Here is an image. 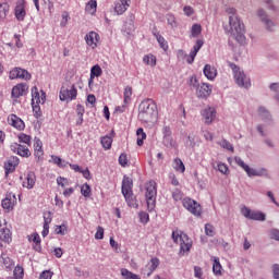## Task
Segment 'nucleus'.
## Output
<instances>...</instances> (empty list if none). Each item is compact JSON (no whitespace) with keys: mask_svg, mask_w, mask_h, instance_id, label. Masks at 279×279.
Here are the masks:
<instances>
[{"mask_svg":"<svg viewBox=\"0 0 279 279\" xmlns=\"http://www.w3.org/2000/svg\"><path fill=\"white\" fill-rule=\"evenodd\" d=\"M172 197H173V201H174V202H180V199H182V197H183L182 191H180V190H174V191L172 192Z\"/></svg>","mask_w":279,"mask_h":279,"instance_id":"55","label":"nucleus"},{"mask_svg":"<svg viewBox=\"0 0 279 279\" xmlns=\"http://www.w3.org/2000/svg\"><path fill=\"white\" fill-rule=\"evenodd\" d=\"M128 106L130 105L124 102L122 106L116 107L114 112H125V110H128Z\"/></svg>","mask_w":279,"mask_h":279,"instance_id":"63","label":"nucleus"},{"mask_svg":"<svg viewBox=\"0 0 279 279\" xmlns=\"http://www.w3.org/2000/svg\"><path fill=\"white\" fill-rule=\"evenodd\" d=\"M182 205L186 210H189V213H191L195 217L202 216V205H199V203H197L196 201H193L190 197H185L182 201Z\"/></svg>","mask_w":279,"mask_h":279,"instance_id":"8","label":"nucleus"},{"mask_svg":"<svg viewBox=\"0 0 279 279\" xmlns=\"http://www.w3.org/2000/svg\"><path fill=\"white\" fill-rule=\"evenodd\" d=\"M172 240L174 241V243H179V245L181 247V252L183 254H186V252L191 251L193 241H191V239H189V235H186V233H182V231H173Z\"/></svg>","mask_w":279,"mask_h":279,"instance_id":"5","label":"nucleus"},{"mask_svg":"<svg viewBox=\"0 0 279 279\" xmlns=\"http://www.w3.org/2000/svg\"><path fill=\"white\" fill-rule=\"evenodd\" d=\"M205 233L207 236H215V227L210 223L205 225Z\"/></svg>","mask_w":279,"mask_h":279,"instance_id":"51","label":"nucleus"},{"mask_svg":"<svg viewBox=\"0 0 279 279\" xmlns=\"http://www.w3.org/2000/svg\"><path fill=\"white\" fill-rule=\"evenodd\" d=\"M143 62L147 66H156V56H154L153 53H148L144 56Z\"/></svg>","mask_w":279,"mask_h":279,"instance_id":"37","label":"nucleus"},{"mask_svg":"<svg viewBox=\"0 0 279 279\" xmlns=\"http://www.w3.org/2000/svg\"><path fill=\"white\" fill-rule=\"evenodd\" d=\"M1 262L4 267V269H12L14 267V260L10 257H5V255H1Z\"/></svg>","mask_w":279,"mask_h":279,"instance_id":"40","label":"nucleus"},{"mask_svg":"<svg viewBox=\"0 0 279 279\" xmlns=\"http://www.w3.org/2000/svg\"><path fill=\"white\" fill-rule=\"evenodd\" d=\"M14 14L16 21L23 22L27 16V11L25 10V0H17L14 9Z\"/></svg>","mask_w":279,"mask_h":279,"instance_id":"15","label":"nucleus"},{"mask_svg":"<svg viewBox=\"0 0 279 279\" xmlns=\"http://www.w3.org/2000/svg\"><path fill=\"white\" fill-rule=\"evenodd\" d=\"M11 80H32V74L25 69L14 68L9 72Z\"/></svg>","mask_w":279,"mask_h":279,"instance_id":"12","label":"nucleus"},{"mask_svg":"<svg viewBox=\"0 0 279 279\" xmlns=\"http://www.w3.org/2000/svg\"><path fill=\"white\" fill-rule=\"evenodd\" d=\"M257 16H259V19H262L263 23H265V25L267 26L268 32H274L275 27V23L271 20H267V15L265 14V11L259 10L257 11Z\"/></svg>","mask_w":279,"mask_h":279,"instance_id":"26","label":"nucleus"},{"mask_svg":"<svg viewBox=\"0 0 279 279\" xmlns=\"http://www.w3.org/2000/svg\"><path fill=\"white\" fill-rule=\"evenodd\" d=\"M51 160L54 165H57L58 167L60 168H64V167H69V162L63 160L62 158L56 156V155H52L51 156Z\"/></svg>","mask_w":279,"mask_h":279,"instance_id":"41","label":"nucleus"},{"mask_svg":"<svg viewBox=\"0 0 279 279\" xmlns=\"http://www.w3.org/2000/svg\"><path fill=\"white\" fill-rule=\"evenodd\" d=\"M154 36L156 37L157 43H159L161 49H163V51H167L169 49V44L165 40V37H162V35L158 33H154Z\"/></svg>","mask_w":279,"mask_h":279,"instance_id":"38","label":"nucleus"},{"mask_svg":"<svg viewBox=\"0 0 279 279\" xmlns=\"http://www.w3.org/2000/svg\"><path fill=\"white\" fill-rule=\"evenodd\" d=\"M14 206H16V195L8 193L5 198L2 199V208L5 213H11V210H14Z\"/></svg>","mask_w":279,"mask_h":279,"instance_id":"13","label":"nucleus"},{"mask_svg":"<svg viewBox=\"0 0 279 279\" xmlns=\"http://www.w3.org/2000/svg\"><path fill=\"white\" fill-rule=\"evenodd\" d=\"M33 147L35 157L38 158V160H40V158L45 156V150H43V141H40V138H35Z\"/></svg>","mask_w":279,"mask_h":279,"instance_id":"25","label":"nucleus"},{"mask_svg":"<svg viewBox=\"0 0 279 279\" xmlns=\"http://www.w3.org/2000/svg\"><path fill=\"white\" fill-rule=\"evenodd\" d=\"M51 278H53V272L51 270H44L39 276V279H51Z\"/></svg>","mask_w":279,"mask_h":279,"instance_id":"53","label":"nucleus"},{"mask_svg":"<svg viewBox=\"0 0 279 279\" xmlns=\"http://www.w3.org/2000/svg\"><path fill=\"white\" fill-rule=\"evenodd\" d=\"M0 241L12 243V225L4 218H0Z\"/></svg>","mask_w":279,"mask_h":279,"instance_id":"6","label":"nucleus"},{"mask_svg":"<svg viewBox=\"0 0 279 279\" xmlns=\"http://www.w3.org/2000/svg\"><path fill=\"white\" fill-rule=\"evenodd\" d=\"M123 97H124V104L130 105V101H132V87L131 86H126L124 88Z\"/></svg>","mask_w":279,"mask_h":279,"instance_id":"44","label":"nucleus"},{"mask_svg":"<svg viewBox=\"0 0 279 279\" xmlns=\"http://www.w3.org/2000/svg\"><path fill=\"white\" fill-rule=\"evenodd\" d=\"M90 193H92L90 185L88 183L83 184L81 187V194L84 197H90Z\"/></svg>","mask_w":279,"mask_h":279,"instance_id":"48","label":"nucleus"},{"mask_svg":"<svg viewBox=\"0 0 279 279\" xmlns=\"http://www.w3.org/2000/svg\"><path fill=\"white\" fill-rule=\"evenodd\" d=\"M158 265H160V260L157 257L150 259L149 272L147 276H151L156 269H158Z\"/></svg>","mask_w":279,"mask_h":279,"instance_id":"42","label":"nucleus"},{"mask_svg":"<svg viewBox=\"0 0 279 279\" xmlns=\"http://www.w3.org/2000/svg\"><path fill=\"white\" fill-rule=\"evenodd\" d=\"M227 13L231 14L229 16L230 29L228 31L230 38H234L239 45H245V25L241 24V20L236 16V10L229 8Z\"/></svg>","mask_w":279,"mask_h":279,"instance_id":"1","label":"nucleus"},{"mask_svg":"<svg viewBox=\"0 0 279 279\" xmlns=\"http://www.w3.org/2000/svg\"><path fill=\"white\" fill-rule=\"evenodd\" d=\"M138 119L144 123H154L158 119V107L151 99H144L138 106Z\"/></svg>","mask_w":279,"mask_h":279,"instance_id":"2","label":"nucleus"},{"mask_svg":"<svg viewBox=\"0 0 279 279\" xmlns=\"http://www.w3.org/2000/svg\"><path fill=\"white\" fill-rule=\"evenodd\" d=\"M102 73L104 70H101V66H99V64L92 66L89 85L93 83V80H95V77H101Z\"/></svg>","mask_w":279,"mask_h":279,"instance_id":"30","label":"nucleus"},{"mask_svg":"<svg viewBox=\"0 0 279 279\" xmlns=\"http://www.w3.org/2000/svg\"><path fill=\"white\" fill-rule=\"evenodd\" d=\"M131 1L132 0H120L116 2L114 12L118 15L124 14V12H128V8H130Z\"/></svg>","mask_w":279,"mask_h":279,"instance_id":"24","label":"nucleus"},{"mask_svg":"<svg viewBox=\"0 0 279 279\" xmlns=\"http://www.w3.org/2000/svg\"><path fill=\"white\" fill-rule=\"evenodd\" d=\"M121 276L125 279H136L138 275L133 274L132 271L128 270L126 268L121 269Z\"/></svg>","mask_w":279,"mask_h":279,"instance_id":"47","label":"nucleus"},{"mask_svg":"<svg viewBox=\"0 0 279 279\" xmlns=\"http://www.w3.org/2000/svg\"><path fill=\"white\" fill-rule=\"evenodd\" d=\"M54 232H56V234H61L63 236V234H66V227H64V226H57L54 228Z\"/></svg>","mask_w":279,"mask_h":279,"instance_id":"59","label":"nucleus"},{"mask_svg":"<svg viewBox=\"0 0 279 279\" xmlns=\"http://www.w3.org/2000/svg\"><path fill=\"white\" fill-rule=\"evenodd\" d=\"M217 167L218 171H220V173H223L225 175L230 171L226 163L219 162Z\"/></svg>","mask_w":279,"mask_h":279,"instance_id":"54","label":"nucleus"},{"mask_svg":"<svg viewBox=\"0 0 279 279\" xmlns=\"http://www.w3.org/2000/svg\"><path fill=\"white\" fill-rule=\"evenodd\" d=\"M27 93H29V85L26 83H19L13 86L11 97H13V99H19L20 97H25Z\"/></svg>","mask_w":279,"mask_h":279,"instance_id":"11","label":"nucleus"},{"mask_svg":"<svg viewBox=\"0 0 279 279\" xmlns=\"http://www.w3.org/2000/svg\"><path fill=\"white\" fill-rule=\"evenodd\" d=\"M202 118L204 123L210 125V123L217 119V110H215V108L207 107L202 111Z\"/></svg>","mask_w":279,"mask_h":279,"instance_id":"19","label":"nucleus"},{"mask_svg":"<svg viewBox=\"0 0 279 279\" xmlns=\"http://www.w3.org/2000/svg\"><path fill=\"white\" fill-rule=\"evenodd\" d=\"M203 73L209 82H214V80L217 77V68L215 65L205 64L203 69Z\"/></svg>","mask_w":279,"mask_h":279,"instance_id":"23","label":"nucleus"},{"mask_svg":"<svg viewBox=\"0 0 279 279\" xmlns=\"http://www.w3.org/2000/svg\"><path fill=\"white\" fill-rule=\"evenodd\" d=\"M192 38H197L202 34V25L194 24L191 29Z\"/></svg>","mask_w":279,"mask_h":279,"instance_id":"46","label":"nucleus"},{"mask_svg":"<svg viewBox=\"0 0 279 279\" xmlns=\"http://www.w3.org/2000/svg\"><path fill=\"white\" fill-rule=\"evenodd\" d=\"M272 274H274L275 279H279V265L278 264H275L272 266Z\"/></svg>","mask_w":279,"mask_h":279,"instance_id":"64","label":"nucleus"},{"mask_svg":"<svg viewBox=\"0 0 279 279\" xmlns=\"http://www.w3.org/2000/svg\"><path fill=\"white\" fill-rule=\"evenodd\" d=\"M47 98V95L45 92L40 90L38 92V87L32 88V106L45 104V99Z\"/></svg>","mask_w":279,"mask_h":279,"instance_id":"20","label":"nucleus"},{"mask_svg":"<svg viewBox=\"0 0 279 279\" xmlns=\"http://www.w3.org/2000/svg\"><path fill=\"white\" fill-rule=\"evenodd\" d=\"M59 97L61 101H73V99H77V88H75V85L70 87L63 86L61 87Z\"/></svg>","mask_w":279,"mask_h":279,"instance_id":"9","label":"nucleus"},{"mask_svg":"<svg viewBox=\"0 0 279 279\" xmlns=\"http://www.w3.org/2000/svg\"><path fill=\"white\" fill-rule=\"evenodd\" d=\"M51 211H45L44 213V226L49 227L52 221Z\"/></svg>","mask_w":279,"mask_h":279,"instance_id":"50","label":"nucleus"},{"mask_svg":"<svg viewBox=\"0 0 279 279\" xmlns=\"http://www.w3.org/2000/svg\"><path fill=\"white\" fill-rule=\"evenodd\" d=\"M8 14H10V4L8 2L0 3V19H8Z\"/></svg>","mask_w":279,"mask_h":279,"instance_id":"32","label":"nucleus"},{"mask_svg":"<svg viewBox=\"0 0 279 279\" xmlns=\"http://www.w3.org/2000/svg\"><path fill=\"white\" fill-rule=\"evenodd\" d=\"M140 220L142 223H147L149 221V214L145 211L140 213Z\"/></svg>","mask_w":279,"mask_h":279,"instance_id":"58","label":"nucleus"},{"mask_svg":"<svg viewBox=\"0 0 279 279\" xmlns=\"http://www.w3.org/2000/svg\"><path fill=\"white\" fill-rule=\"evenodd\" d=\"M243 217L246 219H252L253 221H265V214L256 210H252L248 207H243L241 210Z\"/></svg>","mask_w":279,"mask_h":279,"instance_id":"10","label":"nucleus"},{"mask_svg":"<svg viewBox=\"0 0 279 279\" xmlns=\"http://www.w3.org/2000/svg\"><path fill=\"white\" fill-rule=\"evenodd\" d=\"M218 145H220V147L227 149L228 151H234V147L231 145L230 142H228V140H221L220 142H218Z\"/></svg>","mask_w":279,"mask_h":279,"instance_id":"45","label":"nucleus"},{"mask_svg":"<svg viewBox=\"0 0 279 279\" xmlns=\"http://www.w3.org/2000/svg\"><path fill=\"white\" fill-rule=\"evenodd\" d=\"M28 241H33L35 252H43V246L40 245V235L38 233H33L28 236Z\"/></svg>","mask_w":279,"mask_h":279,"instance_id":"29","label":"nucleus"},{"mask_svg":"<svg viewBox=\"0 0 279 279\" xmlns=\"http://www.w3.org/2000/svg\"><path fill=\"white\" fill-rule=\"evenodd\" d=\"M11 150L13 154H17V156H21L22 158H29L32 156V151H29V148L26 145L21 144H12Z\"/></svg>","mask_w":279,"mask_h":279,"instance_id":"17","label":"nucleus"},{"mask_svg":"<svg viewBox=\"0 0 279 279\" xmlns=\"http://www.w3.org/2000/svg\"><path fill=\"white\" fill-rule=\"evenodd\" d=\"M156 195H158V184L151 180L146 183V202L148 210L151 213L156 208Z\"/></svg>","mask_w":279,"mask_h":279,"instance_id":"3","label":"nucleus"},{"mask_svg":"<svg viewBox=\"0 0 279 279\" xmlns=\"http://www.w3.org/2000/svg\"><path fill=\"white\" fill-rule=\"evenodd\" d=\"M234 161L236 162V165L239 167H241L245 171V173L248 175V178L260 177V175H265V173H267L266 169L256 170L254 168H250V166H247L243 161V159H241V157H235Z\"/></svg>","mask_w":279,"mask_h":279,"instance_id":"7","label":"nucleus"},{"mask_svg":"<svg viewBox=\"0 0 279 279\" xmlns=\"http://www.w3.org/2000/svg\"><path fill=\"white\" fill-rule=\"evenodd\" d=\"M17 138L21 143H24V145H27L28 147L32 145V136L25 133H20Z\"/></svg>","mask_w":279,"mask_h":279,"instance_id":"43","label":"nucleus"},{"mask_svg":"<svg viewBox=\"0 0 279 279\" xmlns=\"http://www.w3.org/2000/svg\"><path fill=\"white\" fill-rule=\"evenodd\" d=\"M8 123L12 125V128H15V130H25V122L14 113L8 117Z\"/></svg>","mask_w":279,"mask_h":279,"instance_id":"21","label":"nucleus"},{"mask_svg":"<svg viewBox=\"0 0 279 279\" xmlns=\"http://www.w3.org/2000/svg\"><path fill=\"white\" fill-rule=\"evenodd\" d=\"M229 66L233 72V77L238 86H241L242 88H250V86H252L250 77H247L244 72H241V69L236 64L229 62Z\"/></svg>","mask_w":279,"mask_h":279,"instance_id":"4","label":"nucleus"},{"mask_svg":"<svg viewBox=\"0 0 279 279\" xmlns=\"http://www.w3.org/2000/svg\"><path fill=\"white\" fill-rule=\"evenodd\" d=\"M34 184H36V174L29 172L26 175V179L23 181L24 189H34Z\"/></svg>","mask_w":279,"mask_h":279,"instance_id":"28","label":"nucleus"},{"mask_svg":"<svg viewBox=\"0 0 279 279\" xmlns=\"http://www.w3.org/2000/svg\"><path fill=\"white\" fill-rule=\"evenodd\" d=\"M172 167L174 171H180V173H184L186 171V168L184 167V162H182V159L175 158L173 160Z\"/></svg>","mask_w":279,"mask_h":279,"instance_id":"34","label":"nucleus"},{"mask_svg":"<svg viewBox=\"0 0 279 279\" xmlns=\"http://www.w3.org/2000/svg\"><path fill=\"white\" fill-rule=\"evenodd\" d=\"M95 239H97L98 241H101V239H104V229L102 227H98L97 231L95 233Z\"/></svg>","mask_w":279,"mask_h":279,"instance_id":"60","label":"nucleus"},{"mask_svg":"<svg viewBox=\"0 0 279 279\" xmlns=\"http://www.w3.org/2000/svg\"><path fill=\"white\" fill-rule=\"evenodd\" d=\"M270 239H274L275 241H279V230L278 229L270 230Z\"/></svg>","mask_w":279,"mask_h":279,"instance_id":"62","label":"nucleus"},{"mask_svg":"<svg viewBox=\"0 0 279 279\" xmlns=\"http://www.w3.org/2000/svg\"><path fill=\"white\" fill-rule=\"evenodd\" d=\"M100 37L97 32H89L85 35V43L92 49H97V45H99Z\"/></svg>","mask_w":279,"mask_h":279,"instance_id":"18","label":"nucleus"},{"mask_svg":"<svg viewBox=\"0 0 279 279\" xmlns=\"http://www.w3.org/2000/svg\"><path fill=\"white\" fill-rule=\"evenodd\" d=\"M86 110L84 109V106L77 105L76 106V113L78 119L76 120V125H82L84 123V113Z\"/></svg>","mask_w":279,"mask_h":279,"instance_id":"33","label":"nucleus"},{"mask_svg":"<svg viewBox=\"0 0 279 279\" xmlns=\"http://www.w3.org/2000/svg\"><path fill=\"white\" fill-rule=\"evenodd\" d=\"M196 95L202 99H208L213 95V85L208 83H202L196 87Z\"/></svg>","mask_w":279,"mask_h":279,"instance_id":"14","label":"nucleus"},{"mask_svg":"<svg viewBox=\"0 0 279 279\" xmlns=\"http://www.w3.org/2000/svg\"><path fill=\"white\" fill-rule=\"evenodd\" d=\"M119 165L121 167H128V155L121 154L119 157Z\"/></svg>","mask_w":279,"mask_h":279,"instance_id":"56","label":"nucleus"},{"mask_svg":"<svg viewBox=\"0 0 279 279\" xmlns=\"http://www.w3.org/2000/svg\"><path fill=\"white\" fill-rule=\"evenodd\" d=\"M132 186H133L132 179L124 175L122 181V195H128L132 193Z\"/></svg>","mask_w":279,"mask_h":279,"instance_id":"27","label":"nucleus"},{"mask_svg":"<svg viewBox=\"0 0 279 279\" xmlns=\"http://www.w3.org/2000/svg\"><path fill=\"white\" fill-rule=\"evenodd\" d=\"M13 276L15 279H23V276H25V271L23 270V267L16 266L14 268Z\"/></svg>","mask_w":279,"mask_h":279,"instance_id":"49","label":"nucleus"},{"mask_svg":"<svg viewBox=\"0 0 279 279\" xmlns=\"http://www.w3.org/2000/svg\"><path fill=\"white\" fill-rule=\"evenodd\" d=\"M125 202L128 204V206H130V208H137L138 207V203L136 202V197L134 196V194L131 192L129 194H123Z\"/></svg>","mask_w":279,"mask_h":279,"instance_id":"31","label":"nucleus"},{"mask_svg":"<svg viewBox=\"0 0 279 279\" xmlns=\"http://www.w3.org/2000/svg\"><path fill=\"white\" fill-rule=\"evenodd\" d=\"M21 162V159L16 156H11L7 159L4 162V170H5V175H9V173H14L16 171V167H19Z\"/></svg>","mask_w":279,"mask_h":279,"instance_id":"16","label":"nucleus"},{"mask_svg":"<svg viewBox=\"0 0 279 279\" xmlns=\"http://www.w3.org/2000/svg\"><path fill=\"white\" fill-rule=\"evenodd\" d=\"M136 136H137L136 144L138 145V147H143V142L145 141V138H147V134L145 133L143 128L137 129Z\"/></svg>","mask_w":279,"mask_h":279,"instance_id":"35","label":"nucleus"},{"mask_svg":"<svg viewBox=\"0 0 279 279\" xmlns=\"http://www.w3.org/2000/svg\"><path fill=\"white\" fill-rule=\"evenodd\" d=\"M101 146L105 149H110L112 147V136L110 135H105L100 140Z\"/></svg>","mask_w":279,"mask_h":279,"instance_id":"39","label":"nucleus"},{"mask_svg":"<svg viewBox=\"0 0 279 279\" xmlns=\"http://www.w3.org/2000/svg\"><path fill=\"white\" fill-rule=\"evenodd\" d=\"M57 184L59 186H62V189H64V186H66V184H69V180H66L65 178L59 177V178H57Z\"/></svg>","mask_w":279,"mask_h":279,"instance_id":"61","label":"nucleus"},{"mask_svg":"<svg viewBox=\"0 0 279 279\" xmlns=\"http://www.w3.org/2000/svg\"><path fill=\"white\" fill-rule=\"evenodd\" d=\"M223 268L221 267V263H219V257H214V264H213V272L215 276H221V270Z\"/></svg>","mask_w":279,"mask_h":279,"instance_id":"36","label":"nucleus"},{"mask_svg":"<svg viewBox=\"0 0 279 279\" xmlns=\"http://www.w3.org/2000/svg\"><path fill=\"white\" fill-rule=\"evenodd\" d=\"M69 19H70L69 12L64 11V12L62 13V21H61V26H62V27H66V25H68V23H69Z\"/></svg>","mask_w":279,"mask_h":279,"instance_id":"57","label":"nucleus"},{"mask_svg":"<svg viewBox=\"0 0 279 279\" xmlns=\"http://www.w3.org/2000/svg\"><path fill=\"white\" fill-rule=\"evenodd\" d=\"M167 21H168V25H170V27H172V28L178 27V21H175V16L174 15L169 14L167 16Z\"/></svg>","mask_w":279,"mask_h":279,"instance_id":"52","label":"nucleus"},{"mask_svg":"<svg viewBox=\"0 0 279 279\" xmlns=\"http://www.w3.org/2000/svg\"><path fill=\"white\" fill-rule=\"evenodd\" d=\"M202 47H204V40L202 39L196 40V44L191 50L190 57L187 58V64H193V62H195V57L197 56Z\"/></svg>","mask_w":279,"mask_h":279,"instance_id":"22","label":"nucleus"}]
</instances>
